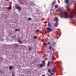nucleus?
<instances>
[{"instance_id": "nucleus-1", "label": "nucleus", "mask_w": 76, "mask_h": 76, "mask_svg": "<svg viewBox=\"0 0 76 76\" xmlns=\"http://www.w3.org/2000/svg\"><path fill=\"white\" fill-rule=\"evenodd\" d=\"M58 10L60 11L61 13L59 14L61 18H73V13L72 12H71L70 13V15H69L67 12L63 11L61 8H58Z\"/></svg>"}, {"instance_id": "nucleus-2", "label": "nucleus", "mask_w": 76, "mask_h": 76, "mask_svg": "<svg viewBox=\"0 0 76 76\" xmlns=\"http://www.w3.org/2000/svg\"><path fill=\"white\" fill-rule=\"evenodd\" d=\"M46 30L47 31H45V33H48L49 32H52L53 31V29L51 28L50 27H47L46 29Z\"/></svg>"}, {"instance_id": "nucleus-3", "label": "nucleus", "mask_w": 76, "mask_h": 76, "mask_svg": "<svg viewBox=\"0 0 76 76\" xmlns=\"http://www.w3.org/2000/svg\"><path fill=\"white\" fill-rule=\"evenodd\" d=\"M15 7L16 9H18L19 12H20V11L21 10V7H19V6L17 5V6H16Z\"/></svg>"}, {"instance_id": "nucleus-4", "label": "nucleus", "mask_w": 76, "mask_h": 76, "mask_svg": "<svg viewBox=\"0 0 76 76\" xmlns=\"http://www.w3.org/2000/svg\"><path fill=\"white\" fill-rule=\"evenodd\" d=\"M54 20L56 22H58V18H57V17H55L54 18Z\"/></svg>"}, {"instance_id": "nucleus-5", "label": "nucleus", "mask_w": 76, "mask_h": 76, "mask_svg": "<svg viewBox=\"0 0 76 76\" xmlns=\"http://www.w3.org/2000/svg\"><path fill=\"white\" fill-rule=\"evenodd\" d=\"M58 22H57L55 23L54 26L55 27H57V26H58Z\"/></svg>"}, {"instance_id": "nucleus-6", "label": "nucleus", "mask_w": 76, "mask_h": 76, "mask_svg": "<svg viewBox=\"0 0 76 76\" xmlns=\"http://www.w3.org/2000/svg\"><path fill=\"white\" fill-rule=\"evenodd\" d=\"M69 5H67L66 6V9L68 10H70V8L69 7Z\"/></svg>"}, {"instance_id": "nucleus-7", "label": "nucleus", "mask_w": 76, "mask_h": 76, "mask_svg": "<svg viewBox=\"0 0 76 76\" xmlns=\"http://www.w3.org/2000/svg\"><path fill=\"white\" fill-rule=\"evenodd\" d=\"M52 72L53 73H54L56 72V68H54L52 70Z\"/></svg>"}, {"instance_id": "nucleus-8", "label": "nucleus", "mask_w": 76, "mask_h": 76, "mask_svg": "<svg viewBox=\"0 0 76 76\" xmlns=\"http://www.w3.org/2000/svg\"><path fill=\"white\" fill-rule=\"evenodd\" d=\"M12 9V7H8L7 8V10H10Z\"/></svg>"}, {"instance_id": "nucleus-9", "label": "nucleus", "mask_w": 76, "mask_h": 76, "mask_svg": "<svg viewBox=\"0 0 76 76\" xmlns=\"http://www.w3.org/2000/svg\"><path fill=\"white\" fill-rule=\"evenodd\" d=\"M69 0H65L64 2H65V3L66 4H68V3H69Z\"/></svg>"}, {"instance_id": "nucleus-10", "label": "nucleus", "mask_w": 76, "mask_h": 76, "mask_svg": "<svg viewBox=\"0 0 76 76\" xmlns=\"http://www.w3.org/2000/svg\"><path fill=\"white\" fill-rule=\"evenodd\" d=\"M10 70H13V66H10Z\"/></svg>"}, {"instance_id": "nucleus-11", "label": "nucleus", "mask_w": 76, "mask_h": 76, "mask_svg": "<svg viewBox=\"0 0 76 76\" xmlns=\"http://www.w3.org/2000/svg\"><path fill=\"white\" fill-rule=\"evenodd\" d=\"M48 26L49 27H51V24H50V23H49L48 24Z\"/></svg>"}, {"instance_id": "nucleus-12", "label": "nucleus", "mask_w": 76, "mask_h": 76, "mask_svg": "<svg viewBox=\"0 0 76 76\" xmlns=\"http://www.w3.org/2000/svg\"><path fill=\"white\" fill-rule=\"evenodd\" d=\"M18 42L19 44H22V42L20 40H18Z\"/></svg>"}, {"instance_id": "nucleus-13", "label": "nucleus", "mask_w": 76, "mask_h": 76, "mask_svg": "<svg viewBox=\"0 0 76 76\" xmlns=\"http://www.w3.org/2000/svg\"><path fill=\"white\" fill-rule=\"evenodd\" d=\"M40 67H43V64H41L39 65Z\"/></svg>"}, {"instance_id": "nucleus-14", "label": "nucleus", "mask_w": 76, "mask_h": 76, "mask_svg": "<svg viewBox=\"0 0 76 76\" xmlns=\"http://www.w3.org/2000/svg\"><path fill=\"white\" fill-rule=\"evenodd\" d=\"M40 31V30L37 29L36 30V32H39Z\"/></svg>"}, {"instance_id": "nucleus-15", "label": "nucleus", "mask_w": 76, "mask_h": 76, "mask_svg": "<svg viewBox=\"0 0 76 76\" xmlns=\"http://www.w3.org/2000/svg\"><path fill=\"white\" fill-rule=\"evenodd\" d=\"M28 20H29V21H30V20H31V18H28Z\"/></svg>"}, {"instance_id": "nucleus-16", "label": "nucleus", "mask_w": 76, "mask_h": 76, "mask_svg": "<svg viewBox=\"0 0 76 76\" xmlns=\"http://www.w3.org/2000/svg\"><path fill=\"white\" fill-rule=\"evenodd\" d=\"M56 3L55 2H53L52 3V6H54V4Z\"/></svg>"}, {"instance_id": "nucleus-17", "label": "nucleus", "mask_w": 76, "mask_h": 76, "mask_svg": "<svg viewBox=\"0 0 76 76\" xmlns=\"http://www.w3.org/2000/svg\"><path fill=\"white\" fill-rule=\"evenodd\" d=\"M55 8H57V7H58V6H57V5H56L55 6Z\"/></svg>"}, {"instance_id": "nucleus-18", "label": "nucleus", "mask_w": 76, "mask_h": 76, "mask_svg": "<svg viewBox=\"0 0 76 76\" xmlns=\"http://www.w3.org/2000/svg\"><path fill=\"white\" fill-rule=\"evenodd\" d=\"M52 57L53 58V59H54V58H55L54 56V55H52Z\"/></svg>"}, {"instance_id": "nucleus-19", "label": "nucleus", "mask_w": 76, "mask_h": 76, "mask_svg": "<svg viewBox=\"0 0 76 76\" xmlns=\"http://www.w3.org/2000/svg\"><path fill=\"white\" fill-rule=\"evenodd\" d=\"M48 72H49V73H51V71H50V69H48Z\"/></svg>"}, {"instance_id": "nucleus-20", "label": "nucleus", "mask_w": 76, "mask_h": 76, "mask_svg": "<svg viewBox=\"0 0 76 76\" xmlns=\"http://www.w3.org/2000/svg\"><path fill=\"white\" fill-rule=\"evenodd\" d=\"M43 44H44V45H45L46 46H47V43H43Z\"/></svg>"}, {"instance_id": "nucleus-21", "label": "nucleus", "mask_w": 76, "mask_h": 76, "mask_svg": "<svg viewBox=\"0 0 76 76\" xmlns=\"http://www.w3.org/2000/svg\"><path fill=\"white\" fill-rule=\"evenodd\" d=\"M37 37L36 36H34V39H37Z\"/></svg>"}, {"instance_id": "nucleus-22", "label": "nucleus", "mask_w": 76, "mask_h": 76, "mask_svg": "<svg viewBox=\"0 0 76 76\" xmlns=\"http://www.w3.org/2000/svg\"><path fill=\"white\" fill-rule=\"evenodd\" d=\"M16 31H19V29H15V32H16Z\"/></svg>"}, {"instance_id": "nucleus-23", "label": "nucleus", "mask_w": 76, "mask_h": 76, "mask_svg": "<svg viewBox=\"0 0 76 76\" xmlns=\"http://www.w3.org/2000/svg\"><path fill=\"white\" fill-rule=\"evenodd\" d=\"M50 74H51V75H49V76H52L53 75V73H51Z\"/></svg>"}, {"instance_id": "nucleus-24", "label": "nucleus", "mask_w": 76, "mask_h": 76, "mask_svg": "<svg viewBox=\"0 0 76 76\" xmlns=\"http://www.w3.org/2000/svg\"><path fill=\"white\" fill-rule=\"evenodd\" d=\"M42 63L43 64H45V61H43Z\"/></svg>"}, {"instance_id": "nucleus-25", "label": "nucleus", "mask_w": 76, "mask_h": 76, "mask_svg": "<svg viewBox=\"0 0 76 76\" xmlns=\"http://www.w3.org/2000/svg\"><path fill=\"white\" fill-rule=\"evenodd\" d=\"M50 64V62H48V66H49V65Z\"/></svg>"}, {"instance_id": "nucleus-26", "label": "nucleus", "mask_w": 76, "mask_h": 76, "mask_svg": "<svg viewBox=\"0 0 76 76\" xmlns=\"http://www.w3.org/2000/svg\"><path fill=\"white\" fill-rule=\"evenodd\" d=\"M31 49H32L31 48V47H30L29 49V51H31Z\"/></svg>"}, {"instance_id": "nucleus-27", "label": "nucleus", "mask_w": 76, "mask_h": 76, "mask_svg": "<svg viewBox=\"0 0 76 76\" xmlns=\"http://www.w3.org/2000/svg\"><path fill=\"white\" fill-rule=\"evenodd\" d=\"M47 23V22H46V21H45V22H44V23H45H45Z\"/></svg>"}, {"instance_id": "nucleus-28", "label": "nucleus", "mask_w": 76, "mask_h": 76, "mask_svg": "<svg viewBox=\"0 0 76 76\" xmlns=\"http://www.w3.org/2000/svg\"><path fill=\"white\" fill-rule=\"evenodd\" d=\"M20 4H23V3L21 2V1L20 2Z\"/></svg>"}, {"instance_id": "nucleus-29", "label": "nucleus", "mask_w": 76, "mask_h": 76, "mask_svg": "<svg viewBox=\"0 0 76 76\" xmlns=\"http://www.w3.org/2000/svg\"><path fill=\"white\" fill-rule=\"evenodd\" d=\"M51 46H50L49 48V49H51Z\"/></svg>"}, {"instance_id": "nucleus-30", "label": "nucleus", "mask_w": 76, "mask_h": 76, "mask_svg": "<svg viewBox=\"0 0 76 76\" xmlns=\"http://www.w3.org/2000/svg\"><path fill=\"white\" fill-rule=\"evenodd\" d=\"M55 50L53 48V51H54Z\"/></svg>"}, {"instance_id": "nucleus-31", "label": "nucleus", "mask_w": 76, "mask_h": 76, "mask_svg": "<svg viewBox=\"0 0 76 76\" xmlns=\"http://www.w3.org/2000/svg\"><path fill=\"white\" fill-rule=\"evenodd\" d=\"M46 56V54H44V57H45Z\"/></svg>"}, {"instance_id": "nucleus-32", "label": "nucleus", "mask_w": 76, "mask_h": 76, "mask_svg": "<svg viewBox=\"0 0 76 76\" xmlns=\"http://www.w3.org/2000/svg\"><path fill=\"white\" fill-rule=\"evenodd\" d=\"M12 76H15V74H12Z\"/></svg>"}, {"instance_id": "nucleus-33", "label": "nucleus", "mask_w": 76, "mask_h": 76, "mask_svg": "<svg viewBox=\"0 0 76 76\" xmlns=\"http://www.w3.org/2000/svg\"><path fill=\"white\" fill-rule=\"evenodd\" d=\"M50 44V42H48V43H47V44Z\"/></svg>"}, {"instance_id": "nucleus-34", "label": "nucleus", "mask_w": 76, "mask_h": 76, "mask_svg": "<svg viewBox=\"0 0 76 76\" xmlns=\"http://www.w3.org/2000/svg\"><path fill=\"white\" fill-rule=\"evenodd\" d=\"M42 76H45V75H42Z\"/></svg>"}, {"instance_id": "nucleus-35", "label": "nucleus", "mask_w": 76, "mask_h": 76, "mask_svg": "<svg viewBox=\"0 0 76 76\" xmlns=\"http://www.w3.org/2000/svg\"><path fill=\"white\" fill-rule=\"evenodd\" d=\"M14 37H16V36H14Z\"/></svg>"}, {"instance_id": "nucleus-36", "label": "nucleus", "mask_w": 76, "mask_h": 76, "mask_svg": "<svg viewBox=\"0 0 76 76\" xmlns=\"http://www.w3.org/2000/svg\"><path fill=\"white\" fill-rule=\"evenodd\" d=\"M19 1H20V2L21 1L20 0H19Z\"/></svg>"}, {"instance_id": "nucleus-37", "label": "nucleus", "mask_w": 76, "mask_h": 76, "mask_svg": "<svg viewBox=\"0 0 76 76\" xmlns=\"http://www.w3.org/2000/svg\"><path fill=\"white\" fill-rule=\"evenodd\" d=\"M53 45H54V43L53 44Z\"/></svg>"}, {"instance_id": "nucleus-38", "label": "nucleus", "mask_w": 76, "mask_h": 76, "mask_svg": "<svg viewBox=\"0 0 76 76\" xmlns=\"http://www.w3.org/2000/svg\"><path fill=\"white\" fill-rule=\"evenodd\" d=\"M53 61V60L52 59V61Z\"/></svg>"}]
</instances>
